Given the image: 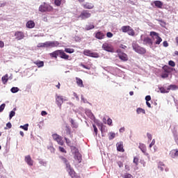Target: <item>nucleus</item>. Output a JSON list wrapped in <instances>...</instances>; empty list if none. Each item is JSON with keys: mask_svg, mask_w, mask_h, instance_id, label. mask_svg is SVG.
Instances as JSON below:
<instances>
[{"mask_svg": "<svg viewBox=\"0 0 178 178\" xmlns=\"http://www.w3.org/2000/svg\"><path fill=\"white\" fill-rule=\"evenodd\" d=\"M63 101H66V99H63V96L56 95V105H58L59 109H62V104H63Z\"/></svg>", "mask_w": 178, "mask_h": 178, "instance_id": "9", "label": "nucleus"}, {"mask_svg": "<svg viewBox=\"0 0 178 178\" xmlns=\"http://www.w3.org/2000/svg\"><path fill=\"white\" fill-rule=\"evenodd\" d=\"M71 148V151H74L75 152V154H77V152H79V149H77V147H76V146H73V145L72 146H70Z\"/></svg>", "mask_w": 178, "mask_h": 178, "instance_id": "43", "label": "nucleus"}, {"mask_svg": "<svg viewBox=\"0 0 178 178\" xmlns=\"http://www.w3.org/2000/svg\"><path fill=\"white\" fill-rule=\"evenodd\" d=\"M138 157H134V163H135L136 166H138Z\"/></svg>", "mask_w": 178, "mask_h": 178, "instance_id": "49", "label": "nucleus"}, {"mask_svg": "<svg viewBox=\"0 0 178 178\" xmlns=\"http://www.w3.org/2000/svg\"><path fill=\"white\" fill-rule=\"evenodd\" d=\"M82 6L83 8H84V9H92L94 8V4H92V3L86 2L83 4Z\"/></svg>", "mask_w": 178, "mask_h": 178, "instance_id": "24", "label": "nucleus"}, {"mask_svg": "<svg viewBox=\"0 0 178 178\" xmlns=\"http://www.w3.org/2000/svg\"><path fill=\"white\" fill-rule=\"evenodd\" d=\"M6 126L8 129H12V124L10 122H8Z\"/></svg>", "mask_w": 178, "mask_h": 178, "instance_id": "63", "label": "nucleus"}, {"mask_svg": "<svg viewBox=\"0 0 178 178\" xmlns=\"http://www.w3.org/2000/svg\"><path fill=\"white\" fill-rule=\"evenodd\" d=\"M168 77H169V74H168L167 72H165V71H163V73L161 74V78L162 79H168Z\"/></svg>", "mask_w": 178, "mask_h": 178, "instance_id": "44", "label": "nucleus"}, {"mask_svg": "<svg viewBox=\"0 0 178 178\" xmlns=\"http://www.w3.org/2000/svg\"><path fill=\"white\" fill-rule=\"evenodd\" d=\"M3 47H5V43L3 41L0 40V48H3Z\"/></svg>", "mask_w": 178, "mask_h": 178, "instance_id": "59", "label": "nucleus"}, {"mask_svg": "<svg viewBox=\"0 0 178 178\" xmlns=\"http://www.w3.org/2000/svg\"><path fill=\"white\" fill-rule=\"evenodd\" d=\"M107 124H108V126H112V119L108 118Z\"/></svg>", "mask_w": 178, "mask_h": 178, "instance_id": "56", "label": "nucleus"}, {"mask_svg": "<svg viewBox=\"0 0 178 178\" xmlns=\"http://www.w3.org/2000/svg\"><path fill=\"white\" fill-rule=\"evenodd\" d=\"M58 149H59L60 152H63V154H67V152L66 151V149H65V147H63L60 146L58 147Z\"/></svg>", "mask_w": 178, "mask_h": 178, "instance_id": "45", "label": "nucleus"}, {"mask_svg": "<svg viewBox=\"0 0 178 178\" xmlns=\"http://www.w3.org/2000/svg\"><path fill=\"white\" fill-rule=\"evenodd\" d=\"M38 48H48L47 41L43 43H38Z\"/></svg>", "mask_w": 178, "mask_h": 178, "instance_id": "30", "label": "nucleus"}, {"mask_svg": "<svg viewBox=\"0 0 178 178\" xmlns=\"http://www.w3.org/2000/svg\"><path fill=\"white\" fill-rule=\"evenodd\" d=\"M130 26H123L121 28V30L122 31V33H128L129 30H130Z\"/></svg>", "mask_w": 178, "mask_h": 178, "instance_id": "29", "label": "nucleus"}, {"mask_svg": "<svg viewBox=\"0 0 178 178\" xmlns=\"http://www.w3.org/2000/svg\"><path fill=\"white\" fill-rule=\"evenodd\" d=\"M83 55L85 56H90V58H99V54L98 53L92 52L91 50L85 49L83 51Z\"/></svg>", "mask_w": 178, "mask_h": 178, "instance_id": "7", "label": "nucleus"}, {"mask_svg": "<svg viewBox=\"0 0 178 178\" xmlns=\"http://www.w3.org/2000/svg\"><path fill=\"white\" fill-rule=\"evenodd\" d=\"M49 56H51V58H54L55 59H58V56H60L61 59H65L66 60L69 59V55L66 54L63 49L56 50L52 53H50Z\"/></svg>", "mask_w": 178, "mask_h": 178, "instance_id": "1", "label": "nucleus"}, {"mask_svg": "<svg viewBox=\"0 0 178 178\" xmlns=\"http://www.w3.org/2000/svg\"><path fill=\"white\" fill-rule=\"evenodd\" d=\"M159 90L162 94H166V93L169 92L168 88L166 89L163 87H161V88H159Z\"/></svg>", "mask_w": 178, "mask_h": 178, "instance_id": "36", "label": "nucleus"}, {"mask_svg": "<svg viewBox=\"0 0 178 178\" xmlns=\"http://www.w3.org/2000/svg\"><path fill=\"white\" fill-rule=\"evenodd\" d=\"M123 177H124V178H134V177H133V175H131V174H129V173H125V174L123 175Z\"/></svg>", "mask_w": 178, "mask_h": 178, "instance_id": "48", "label": "nucleus"}, {"mask_svg": "<svg viewBox=\"0 0 178 178\" xmlns=\"http://www.w3.org/2000/svg\"><path fill=\"white\" fill-rule=\"evenodd\" d=\"M139 148L142 151V152H143V154H145V152H147V147L145 146V145L140 143L139 145Z\"/></svg>", "mask_w": 178, "mask_h": 178, "instance_id": "28", "label": "nucleus"}, {"mask_svg": "<svg viewBox=\"0 0 178 178\" xmlns=\"http://www.w3.org/2000/svg\"><path fill=\"white\" fill-rule=\"evenodd\" d=\"M132 48L135 52L139 54L140 55H145L147 54V49L145 48L140 47L137 43H132Z\"/></svg>", "mask_w": 178, "mask_h": 178, "instance_id": "2", "label": "nucleus"}, {"mask_svg": "<svg viewBox=\"0 0 178 178\" xmlns=\"http://www.w3.org/2000/svg\"><path fill=\"white\" fill-rule=\"evenodd\" d=\"M9 80V75L6 74L5 76H2L1 81L3 84H6Z\"/></svg>", "mask_w": 178, "mask_h": 178, "instance_id": "27", "label": "nucleus"}, {"mask_svg": "<svg viewBox=\"0 0 178 178\" xmlns=\"http://www.w3.org/2000/svg\"><path fill=\"white\" fill-rule=\"evenodd\" d=\"M162 70H163L164 72L167 73V74H170L172 73V70H173L172 68H171L170 67H169L168 65H164L162 67Z\"/></svg>", "mask_w": 178, "mask_h": 178, "instance_id": "22", "label": "nucleus"}, {"mask_svg": "<svg viewBox=\"0 0 178 178\" xmlns=\"http://www.w3.org/2000/svg\"><path fill=\"white\" fill-rule=\"evenodd\" d=\"M158 168L160 169L161 172H163V170H165V172L169 171V169L166 168V165L162 161L159 162Z\"/></svg>", "mask_w": 178, "mask_h": 178, "instance_id": "15", "label": "nucleus"}, {"mask_svg": "<svg viewBox=\"0 0 178 178\" xmlns=\"http://www.w3.org/2000/svg\"><path fill=\"white\" fill-rule=\"evenodd\" d=\"M60 44L58 41H47V48H56Z\"/></svg>", "mask_w": 178, "mask_h": 178, "instance_id": "14", "label": "nucleus"}, {"mask_svg": "<svg viewBox=\"0 0 178 178\" xmlns=\"http://www.w3.org/2000/svg\"><path fill=\"white\" fill-rule=\"evenodd\" d=\"M163 45L166 48L167 47H169V43H168V41H164Z\"/></svg>", "mask_w": 178, "mask_h": 178, "instance_id": "58", "label": "nucleus"}, {"mask_svg": "<svg viewBox=\"0 0 178 178\" xmlns=\"http://www.w3.org/2000/svg\"><path fill=\"white\" fill-rule=\"evenodd\" d=\"M92 127H93L94 131H95V134L97 136L98 134V129L97 128V126H95V124H93Z\"/></svg>", "mask_w": 178, "mask_h": 178, "instance_id": "52", "label": "nucleus"}, {"mask_svg": "<svg viewBox=\"0 0 178 178\" xmlns=\"http://www.w3.org/2000/svg\"><path fill=\"white\" fill-rule=\"evenodd\" d=\"M19 127L20 129H23V130H25V131H27V130H29V124L21 125Z\"/></svg>", "mask_w": 178, "mask_h": 178, "instance_id": "41", "label": "nucleus"}, {"mask_svg": "<svg viewBox=\"0 0 178 178\" xmlns=\"http://www.w3.org/2000/svg\"><path fill=\"white\" fill-rule=\"evenodd\" d=\"M41 115H42V116H45L46 115H48V113H47V111H42L41 112Z\"/></svg>", "mask_w": 178, "mask_h": 178, "instance_id": "62", "label": "nucleus"}, {"mask_svg": "<svg viewBox=\"0 0 178 178\" xmlns=\"http://www.w3.org/2000/svg\"><path fill=\"white\" fill-rule=\"evenodd\" d=\"M136 113H138V115H140V113H143L144 115H145V110L142 108H138L136 109Z\"/></svg>", "mask_w": 178, "mask_h": 178, "instance_id": "37", "label": "nucleus"}, {"mask_svg": "<svg viewBox=\"0 0 178 178\" xmlns=\"http://www.w3.org/2000/svg\"><path fill=\"white\" fill-rule=\"evenodd\" d=\"M92 29H95V26H94V24H90L86 25L85 30L88 31L89 30H92Z\"/></svg>", "mask_w": 178, "mask_h": 178, "instance_id": "34", "label": "nucleus"}, {"mask_svg": "<svg viewBox=\"0 0 178 178\" xmlns=\"http://www.w3.org/2000/svg\"><path fill=\"white\" fill-rule=\"evenodd\" d=\"M95 38H97V40H104L105 38V34L101 31L97 32L95 33Z\"/></svg>", "mask_w": 178, "mask_h": 178, "instance_id": "21", "label": "nucleus"}, {"mask_svg": "<svg viewBox=\"0 0 178 178\" xmlns=\"http://www.w3.org/2000/svg\"><path fill=\"white\" fill-rule=\"evenodd\" d=\"M74 159L76 161L77 163H81V154H80V152L75 153Z\"/></svg>", "mask_w": 178, "mask_h": 178, "instance_id": "20", "label": "nucleus"}, {"mask_svg": "<svg viewBox=\"0 0 178 178\" xmlns=\"http://www.w3.org/2000/svg\"><path fill=\"white\" fill-rule=\"evenodd\" d=\"M54 3L56 5V6H60L62 4V0H55Z\"/></svg>", "mask_w": 178, "mask_h": 178, "instance_id": "46", "label": "nucleus"}, {"mask_svg": "<svg viewBox=\"0 0 178 178\" xmlns=\"http://www.w3.org/2000/svg\"><path fill=\"white\" fill-rule=\"evenodd\" d=\"M146 105L148 106V108H151V104L148 102H146Z\"/></svg>", "mask_w": 178, "mask_h": 178, "instance_id": "64", "label": "nucleus"}, {"mask_svg": "<svg viewBox=\"0 0 178 178\" xmlns=\"http://www.w3.org/2000/svg\"><path fill=\"white\" fill-rule=\"evenodd\" d=\"M117 151L119 152H124V149L123 148V142H120L116 144Z\"/></svg>", "mask_w": 178, "mask_h": 178, "instance_id": "19", "label": "nucleus"}, {"mask_svg": "<svg viewBox=\"0 0 178 178\" xmlns=\"http://www.w3.org/2000/svg\"><path fill=\"white\" fill-rule=\"evenodd\" d=\"M15 115H16V113L13 111H10V115H9V118L10 119H12L13 118V116H15Z\"/></svg>", "mask_w": 178, "mask_h": 178, "instance_id": "51", "label": "nucleus"}, {"mask_svg": "<svg viewBox=\"0 0 178 178\" xmlns=\"http://www.w3.org/2000/svg\"><path fill=\"white\" fill-rule=\"evenodd\" d=\"M79 17H80L82 20H86V19H89V17H91V14L90 13V11L84 10L81 13Z\"/></svg>", "mask_w": 178, "mask_h": 178, "instance_id": "10", "label": "nucleus"}, {"mask_svg": "<svg viewBox=\"0 0 178 178\" xmlns=\"http://www.w3.org/2000/svg\"><path fill=\"white\" fill-rule=\"evenodd\" d=\"M65 52H66L67 54H73L74 52V49L65 48Z\"/></svg>", "mask_w": 178, "mask_h": 178, "instance_id": "39", "label": "nucleus"}, {"mask_svg": "<svg viewBox=\"0 0 178 178\" xmlns=\"http://www.w3.org/2000/svg\"><path fill=\"white\" fill-rule=\"evenodd\" d=\"M170 156H171V158H177L178 156V149H172L170 152Z\"/></svg>", "mask_w": 178, "mask_h": 178, "instance_id": "18", "label": "nucleus"}, {"mask_svg": "<svg viewBox=\"0 0 178 178\" xmlns=\"http://www.w3.org/2000/svg\"><path fill=\"white\" fill-rule=\"evenodd\" d=\"M26 27L28 29H34V27H35V23L33 22V21H28V22L26 23Z\"/></svg>", "mask_w": 178, "mask_h": 178, "instance_id": "25", "label": "nucleus"}, {"mask_svg": "<svg viewBox=\"0 0 178 178\" xmlns=\"http://www.w3.org/2000/svg\"><path fill=\"white\" fill-rule=\"evenodd\" d=\"M106 36L108 38H112L113 37V33H111V32H108L106 33Z\"/></svg>", "mask_w": 178, "mask_h": 178, "instance_id": "53", "label": "nucleus"}, {"mask_svg": "<svg viewBox=\"0 0 178 178\" xmlns=\"http://www.w3.org/2000/svg\"><path fill=\"white\" fill-rule=\"evenodd\" d=\"M153 3L154 6H156V8H158L159 9H162V6H163V2L159 0L154 1Z\"/></svg>", "mask_w": 178, "mask_h": 178, "instance_id": "17", "label": "nucleus"}, {"mask_svg": "<svg viewBox=\"0 0 178 178\" xmlns=\"http://www.w3.org/2000/svg\"><path fill=\"white\" fill-rule=\"evenodd\" d=\"M102 49L104 51H106L107 52H115V49L113 48V46L109 43H104L102 44Z\"/></svg>", "mask_w": 178, "mask_h": 178, "instance_id": "8", "label": "nucleus"}, {"mask_svg": "<svg viewBox=\"0 0 178 178\" xmlns=\"http://www.w3.org/2000/svg\"><path fill=\"white\" fill-rule=\"evenodd\" d=\"M6 106V104H2L1 106H0V113L1 112H3V109H5V107Z\"/></svg>", "mask_w": 178, "mask_h": 178, "instance_id": "50", "label": "nucleus"}, {"mask_svg": "<svg viewBox=\"0 0 178 178\" xmlns=\"http://www.w3.org/2000/svg\"><path fill=\"white\" fill-rule=\"evenodd\" d=\"M14 35L15 37V40H17V41H20V40H23L25 37L24 32L19 31H16Z\"/></svg>", "mask_w": 178, "mask_h": 178, "instance_id": "12", "label": "nucleus"}, {"mask_svg": "<svg viewBox=\"0 0 178 178\" xmlns=\"http://www.w3.org/2000/svg\"><path fill=\"white\" fill-rule=\"evenodd\" d=\"M128 35H131V37H134L136 35V32L134 31V29H133L131 27L128 31Z\"/></svg>", "mask_w": 178, "mask_h": 178, "instance_id": "31", "label": "nucleus"}, {"mask_svg": "<svg viewBox=\"0 0 178 178\" xmlns=\"http://www.w3.org/2000/svg\"><path fill=\"white\" fill-rule=\"evenodd\" d=\"M147 138L151 141L152 140V135H151L149 133L147 134Z\"/></svg>", "mask_w": 178, "mask_h": 178, "instance_id": "57", "label": "nucleus"}, {"mask_svg": "<svg viewBox=\"0 0 178 178\" xmlns=\"http://www.w3.org/2000/svg\"><path fill=\"white\" fill-rule=\"evenodd\" d=\"M64 140H65V143L68 147H72L73 145L70 139L67 138L66 136L64 137Z\"/></svg>", "mask_w": 178, "mask_h": 178, "instance_id": "32", "label": "nucleus"}, {"mask_svg": "<svg viewBox=\"0 0 178 178\" xmlns=\"http://www.w3.org/2000/svg\"><path fill=\"white\" fill-rule=\"evenodd\" d=\"M115 137H116V134H115L113 132L109 133V136H108L109 140H113V138H115Z\"/></svg>", "mask_w": 178, "mask_h": 178, "instance_id": "40", "label": "nucleus"}, {"mask_svg": "<svg viewBox=\"0 0 178 178\" xmlns=\"http://www.w3.org/2000/svg\"><path fill=\"white\" fill-rule=\"evenodd\" d=\"M120 48H121L122 49H126V48H127V46L124 44H120Z\"/></svg>", "mask_w": 178, "mask_h": 178, "instance_id": "61", "label": "nucleus"}, {"mask_svg": "<svg viewBox=\"0 0 178 178\" xmlns=\"http://www.w3.org/2000/svg\"><path fill=\"white\" fill-rule=\"evenodd\" d=\"M168 65H169V66H171L172 67H175V66H176V63H175V61H173V60H170L168 62Z\"/></svg>", "mask_w": 178, "mask_h": 178, "instance_id": "47", "label": "nucleus"}, {"mask_svg": "<svg viewBox=\"0 0 178 178\" xmlns=\"http://www.w3.org/2000/svg\"><path fill=\"white\" fill-rule=\"evenodd\" d=\"M168 88V91H170V90H172L174 91L175 90L178 89V86L176 85H170Z\"/></svg>", "mask_w": 178, "mask_h": 178, "instance_id": "38", "label": "nucleus"}, {"mask_svg": "<svg viewBox=\"0 0 178 178\" xmlns=\"http://www.w3.org/2000/svg\"><path fill=\"white\" fill-rule=\"evenodd\" d=\"M11 92H13V94L18 92H19V88L17 87H13L10 90Z\"/></svg>", "mask_w": 178, "mask_h": 178, "instance_id": "42", "label": "nucleus"}, {"mask_svg": "<svg viewBox=\"0 0 178 178\" xmlns=\"http://www.w3.org/2000/svg\"><path fill=\"white\" fill-rule=\"evenodd\" d=\"M80 66H81V67H83V69H87V70H90V67H87L86 65L81 63Z\"/></svg>", "mask_w": 178, "mask_h": 178, "instance_id": "55", "label": "nucleus"}, {"mask_svg": "<svg viewBox=\"0 0 178 178\" xmlns=\"http://www.w3.org/2000/svg\"><path fill=\"white\" fill-rule=\"evenodd\" d=\"M67 172H68L70 176L72 178H77V175L76 174V172H74V170H73V168H72V166L70 165V164H67Z\"/></svg>", "mask_w": 178, "mask_h": 178, "instance_id": "11", "label": "nucleus"}, {"mask_svg": "<svg viewBox=\"0 0 178 178\" xmlns=\"http://www.w3.org/2000/svg\"><path fill=\"white\" fill-rule=\"evenodd\" d=\"M25 162H26L27 165L29 166H33V165H34V161H33L30 155L25 156Z\"/></svg>", "mask_w": 178, "mask_h": 178, "instance_id": "16", "label": "nucleus"}, {"mask_svg": "<svg viewBox=\"0 0 178 178\" xmlns=\"http://www.w3.org/2000/svg\"><path fill=\"white\" fill-rule=\"evenodd\" d=\"M145 101H146V102L151 101V96H150V95L146 96V97H145Z\"/></svg>", "mask_w": 178, "mask_h": 178, "instance_id": "60", "label": "nucleus"}, {"mask_svg": "<svg viewBox=\"0 0 178 178\" xmlns=\"http://www.w3.org/2000/svg\"><path fill=\"white\" fill-rule=\"evenodd\" d=\"M34 64L38 66V67H42L44 66V61H35Z\"/></svg>", "mask_w": 178, "mask_h": 178, "instance_id": "35", "label": "nucleus"}, {"mask_svg": "<svg viewBox=\"0 0 178 178\" xmlns=\"http://www.w3.org/2000/svg\"><path fill=\"white\" fill-rule=\"evenodd\" d=\"M52 137H53V140H54V141H56L58 145H63V144H65V142H63V138L58 135V134H54L52 135Z\"/></svg>", "mask_w": 178, "mask_h": 178, "instance_id": "6", "label": "nucleus"}, {"mask_svg": "<svg viewBox=\"0 0 178 178\" xmlns=\"http://www.w3.org/2000/svg\"><path fill=\"white\" fill-rule=\"evenodd\" d=\"M76 84L79 87L84 88V84L83 83V80L79 77H76Z\"/></svg>", "mask_w": 178, "mask_h": 178, "instance_id": "26", "label": "nucleus"}, {"mask_svg": "<svg viewBox=\"0 0 178 178\" xmlns=\"http://www.w3.org/2000/svg\"><path fill=\"white\" fill-rule=\"evenodd\" d=\"M54 10V8L46 3H43L42 5H40L39 7V11L44 13V12H52Z\"/></svg>", "mask_w": 178, "mask_h": 178, "instance_id": "4", "label": "nucleus"}, {"mask_svg": "<svg viewBox=\"0 0 178 178\" xmlns=\"http://www.w3.org/2000/svg\"><path fill=\"white\" fill-rule=\"evenodd\" d=\"M143 41L146 44L149 45V47H152V44H154V40L149 38H145Z\"/></svg>", "mask_w": 178, "mask_h": 178, "instance_id": "23", "label": "nucleus"}, {"mask_svg": "<svg viewBox=\"0 0 178 178\" xmlns=\"http://www.w3.org/2000/svg\"><path fill=\"white\" fill-rule=\"evenodd\" d=\"M60 159H61V161H63V162L65 163L66 168H67V165H70V163H69V161H67V159L61 156H60Z\"/></svg>", "mask_w": 178, "mask_h": 178, "instance_id": "33", "label": "nucleus"}, {"mask_svg": "<svg viewBox=\"0 0 178 178\" xmlns=\"http://www.w3.org/2000/svg\"><path fill=\"white\" fill-rule=\"evenodd\" d=\"M150 37H152V40L154 41L155 45H159V44H161L162 42V38L159 36V33L155 31L150 32Z\"/></svg>", "mask_w": 178, "mask_h": 178, "instance_id": "3", "label": "nucleus"}, {"mask_svg": "<svg viewBox=\"0 0 178 178\" xmlns=\"http://www.w3.org/2000/svg\"><path fill=\"white\" fill-rule=\"evenodd\" d=\"M115 52L118 54L119 59L122 60V62H127L129 60V56L124 52L122 51V49H118Z\"/></svg>", "mask_w": 178, "mask_h": 178, "instance_id": "5", "label": "nucleus"}, {"mask_svg": "<svg viewBox=\"0 0 178 178\" xmlns=\"http://www.w3.org/2000/svg\"><path fill=\"white\" fill-rule=\"evenodd\" d=\"M63 134L64 137L70 136L71 138H73V134H72V129L67 125L65 126Z\"/></svg>", "mask_w": 178, "mask_h": 178, "instance_id": "13", "label": "nucleus"}, {"mask_svg": "<svg viewBox=\"0 0 178 178\" xmlns=\"http://www.w3.org/2000/svg\"><path fill=\"white\" fill-rule=\"evenodd\" d=\"M155 145V139H153L152 143L149 145V148H152V146Z\"/></svg>", "mask_w": 178, "mask_h": 178, "instance_id": "54", "label": "nucleus"}]
</instances>
